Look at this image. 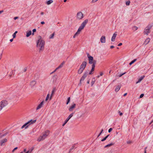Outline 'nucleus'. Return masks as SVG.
Segmentation results:
<instances>
[{"mask_svg":"<svg viewBox=\"0 0 153 153\" xmlns=\"http://www.w3.org/2000/svg\"><path fill=\"white\" fill-rule=\"evenodd\" d=\"M100 41L101 43H104L105 42V36H102L100 39Z\"/></svg>","mask_w":153,"mask_h":153,"instance_id":"obj_15","label":"nucleus"},{"mask_svg":"<svg viewBox=\"0 0 153 153\" xmlns=\"http://www.w3.org/2000/svg\"><path fill=\"white\" fill-rule=\"evenodd\" d=\"M118 113L119 114V115L120 116H122L123 114V113L122 112H121L120 111H118Z\"/></svg>","mask_w":153,"mask_h":153,"instance_id":"obj_46","label":"nucleus"},{"mask_svg":"<svg viewBox=\"0 0 153 153\" xmlns=\"http://www.w3.org/2000/svg\"><path fill=\"white\" fill-rule=\"evenodd\" d=\"M88 59L89 63L90 64H92L93 63V61L94 60L93 57L92 56H89Z\"/></svg>","mask_w":153,"mask_h":153,"instance_id":"obj_13","label":"nucleus"},{"mask_svg":"<svg viewBox=\"0 0 153 153\" xmlns=\"http://www.w3.org/2000/svg\"><path fill=\"white\" fill-rule=\"evenodd\" d=\"M57 70V69H56H56H55V70L53 71V72H52V73H51V74H53V73L54 72H55V71H56V70Z\"/></svg>","mask_w":153,"mask_h":153,"instance_id":"obj_56","label":"nucleus"},{"mask_svg":"<svg viewBox=\"0 0 153 153\" xmlns=\"http://www.w3.org/2000/svg\"><path fill=\"white\" fill-rule=\"evenodd\" d=\"M65 62L64 61H63L61 63V64L57 67L56 68V69H58L60 68H62L63 67V65L65 64Z\"/></svg>","mask_w":153,"mask_h":153,"instance_id":"obj_19","label":"nucleus"},{"mask_svg":"<svg viewBox=\"0 0 153 153\" xmlns=\"http://www.w3.org/2000/svg\"><path fill=\"white\" fill-rule=\"evenodd\" d=\"M122 45V43H120L118 45V46H120L121 45Z\"/></svg>","mask_w":153,"mask_h":153,"instance_id":"obj_51","label":"nucleus"},{"mask_svg":"<svg viewBox=\"0 0 153 153\" xmlns=\"http://www.w3.org/2000/svg\"><path fill=\"white\" fill-rule=\"evenodd\" d=\"M76 104L74 103L73 105H71L69 108V111H73V109L75 108Z\"/></svg>","mask_w":153,"mask_h":153,"instance_id":"obj_12","label":"nucleus"},{"mask_svg":"<svg viewBox=\"0 0 153 153\" xmlns=\"http://www.w3.org/2000/svg\"><path fill=\"white\" fill-rule=\"evenodd\" d=\"M32 32L31 30H29L27 32L26 36L27 37H28L31 34Z\"/></svg>","mask_w":153,"mask_h":153,"instance_id":"obj_22","label":"nucleus"},{"mask_svg":"<svg viewBox=\"0 0 153 153\" xmlns=\"http://www.w3.org/2000/svg\"><path fill=\"white\" fill-rule=\"evenodd\" d=\"M55 91V88H54L53 89L52 91V93H51V97H50V100H51V98H52V97L53 96V94L54 93Z\"/></svg>","mask_w":153,"mask_h":153,"instance_id":"obj_20","label":"nucleus"},{"mask_svg":"<svg viewBox=\"0 0 153 153\" xmlns=\"http://www.w3.org/2000/svg\"><path fill=\"white\" fill-rule=\"evenodd\" d=\"M44 14V12H41V15H43Z\"/></svg>","mask_w":153,"mask_h":153,"instance_id":"obj_60","label":"nucleus"},{"mask_svg":"<svg viewBox=\"0 0 153 153\" xmlns=\"http://www.w3.org/2000/svg\"><path fill=\"white\" fill-rule=\"evenodd\" d=\"M43 101H42L39 104L38 106L36 108V110H38L39 109H40L42 106L43 104Z\"/></svg>","mask_w":153,"mask_h":153,"instance_id":"obj_17","label":"nucleus"},{"mask_svg":"<svg viewBox=\"0 0 153 153\" xmlns=\"http://www.w3.org/2000/svg\"><path fill=\"white\" fill-rule=\"evenodd\" d=\"M45 23V22L44 21L41 22V24L42 25H43Z\"/></svg>","mask_w":153,"mask_h":153,"instance_id":"obj_52","label":"nucleus"},{"mask_svg":"<svg viewBox=\"0 0 153 153\" xmlns=\"http://www.w3.org/2000/svg\"><path fill=\"white\" fill-rule=\"evenodd\" d=\"M87 53V57H88H88H89V56H90V55H89V53Z\"/></svg>","mask_w":153,"mask_h":153,"instance_id":"obj_50","label":"nucleus"},{"mask_svg":"<svg viewBox=\"0 0 153 153\" xmlns=\"http://www.w3.org/2000/svg\"><path fill=\"white\" fill-rule=\"evenodd\" d=\"M144 96V94H142L140 95V98H142V97H143Z\"/></svg>","mask_w":153,"mask_h":153,"instance_id":"obj_42","label":"nucleus"},{"mask_svg":"<svg viewBox=\"0 0 153 153\" xmlns=\"http://www.w3.org/2000/svg\"><path fill=\"white\" fill-rule=\"evenodd\" d=\"M114 143H110V144H108V145H106L105 146H104V148H107V147H110V146L114 145Z\"/></svg>","mask_w":153,"mask_h":153,"instance_id":"obj_23","label":"nucleus"},{"mask_svg":"<svg viewBox=\"0 0 153 153\" xmlns=\"http://www.w3.org/2000/svg\"><path fill=\"white\" fill-rule=\"evenodd\" d=\"M53 1L52 0H49L47 2V4L48 5H49L52 3L53 2Z\"/></svg>","mask_w":153,"mask_h":153,"instance_id":"obj_28","label":"nucleus"},{"mask_svg":"<svg viewBox=\"0 0 153 153\" xmlns=\"http://www.w3.org/2000/svg\"><path fill=\"white\" fill-rule=\"evenodd\" d=\"M13 40V39H11L10 40V42H12Z\"/></svg>","mask_w":153,"mask_h":153,"instance_id":"obj_61","label":"nucleus"},{"mask_svg":"<svg viewBox=\"0 0 153 153\" xmlns=\"http://www.w3.org/2000/svg\"><path fill=\"white\" fill-rule=\"evenodd\" d=\"M18 18V17H15L14 18V20H16V19H17Z\"/></svg>","mask_w":153,"mask_h":153,"instance_id":"obj_53","label":"nucleus"},{"mask_svg":"<svg viewBox=\"0 0 153 153\" xmlns=\"http://www.w3.org/2000/svg\"><path fill=\"white\" fill-rule=\"evenodd\" d=\"M1 56H2V54H1L0 56V60L1 59Z\"/></svg>","mask_w":153,"mask_h":153,"instance_id":"obj_64","label":"nucleus"},{"mask_svg":"<svg viewBox=\"0 0 153 153\" xmlns=\"http://www.w3.org/2000/svg\"><path fill=\"white\" fill-rule=\"evenodd\" d=\"M38 40L36 42L37 47H40L39 51H43L44 49L45 42L44 40L42 39V37L40 36H38Z\"/></svg>","mask_w":153,"mask_h":153,"instance_id":"obj_1","label":"nucleus"},{"mask_svg":"<svg viewBox=\"0 0 153 153\" xmlns=\"http://www.w3.org/2000/svg\"><path fill=\"white\" fill-rule=\"evenodd\" d=\"M49 94H48L47 96V97H46V99H45V100L46 101H47L48 99V98H49Z\"/></svg>","mask_w":153,"mask_h":153,"instance_id":"obj_40","label":"nucleus"},{"mask_svg":"<svg viewBox=\"0 0 153 153\" xmlns=\"http://www.w3.org/2000/svg\"><path fill=\"white\" fill-rule=\"evenodd\" d=\"M117 32H115L114 33L112 37L111 40L112 41H114L115 40V38L117 35V34L116 33Z\"/></svg>","mask_w":153,"mask_h":153,"instance_id":"obj_16","label":"nucleus"},{"mask_svg":"<svg viewBox=\"0 0 153 153\" xmlns=\"http://www.w3.org/2000/svg\"><path fill=\"white\" fill-rule=\"evenodd\" d=\"M34 149V147H33L31 148V149L28 150L25 153H31L32 152L33 150Z\"/></svg>","mask_w":153,"mask_h":153,"instance_id":"obj_24","label":"nucleus"},{"mask_svg":"<svg viewBox=\"0 0 153 153\" xmlns=\"http://www.w3.org/2000/svg\"><path fill=\"white\" fill-rule=\"evenodd\" d=\"M95 68V67H94L92 66V68H91V71L89 72V74L91 75V74H93V72L94 71Z\"/></svg>","mask_w":153,"mask_h":153,"instance_id":"obj_21","label":"nucleus"},{"mask_svg":"<svg viewBox=\"0 0 153 153\" xmlns=\"http://www.w3.org/2000/svg\"><path fill=\"white\" fill-rule=\"evenodd\" d=\"M137 60V59H134L132 61L129 63V65H131V64H132L134 62H135L136 60Z\"/></svg>","mask_w":153,"mask_h":153,"instance_id":"obj_29","label":"nucleus"},{"mask_svg":"<svg viewBox=\"0 0 153 153\" xmlns=\"http://www.w3.org/2000/svg\"><path fill=\"white\" fill-rule=\"evenodd\" d=\"M3 12V10L0 11V14L1 13H2Z\"/></svg>","mask_w":153,"mask_h":153,"instance_id":"obj_63","label":"nucleus"},{"mask_svg":"<svg viewBox=\"0 0 153 153\" xmlns=\"http://www.w3.org/2000/svg\"><path fill=\"white\" fill-rule=\"evenodd\" d=\"M153 122V120H152L149 123V125H150Z\"/></svg>","mask_w":153,"mask_h":153,"instance_id":"obj_59","label":"nucleus"},{"mask_svg":"<svg viewBox=\"0 0 153 153\" xmlns=\"http://www.w3.org/2000/svg\"><path fill=\"white\" fill-rule=\"evenodd\" d=\"M88 19H86L84 20V21L82 23L80 26L79 27L77 30L78 32L80 33V31L84 28L85 25L88 23Z\"/></svg>","mask_w":153,"mask_h":153,"instance_id":"obj_5","label":"nucleus"},{"mask_svg":"<svg viewBox=\"0 0 153 153\" xmlns=\"http://www.w3.org/2000/svg\"><path fill=\"white\" fill-rule=\"evenodd\" d=\"M8 104L7 101L5 100H2L0 102V111H1L3 108L6 106Z\"/></svg>","mask_w":153,"mask_h":153,"instance_id":"obj_6","label":"nucleus"},{"mask_svg":"<svg viewBox=\"0 0 153 153\" xmlns=\"http://www.w3.org/2000/svg\"><path fill=\"white\" fill-rule=\"evenodd\" d=\"M54 35V33H53V34H52L49 37V39H51L53 38Z\"/></svg>","mask_w":153,"mask_h":153,"instance_id":"obj_32","label":"nucleus"},{"mask_svg":"<svg viewBox=\"0 0 153 153\" xmlns=\"http://www.w3.org/2000/svg\"><path fill=\"white\" fill-rule=\"evenodd\" d=\"M112 128H110L108 130V132H109V133L110 132L112 131Z\"/></svg>","mask_w":153,"mask_h":153,"instance_id":"obj_45","label":"nucleus"},{"mask_svg":"<svg viewBox=\"0 0 153 153\" xmlns=\"http://www.w3.org/2000/svg\"><path fill=\"white\" fill-rule=\"evenodd\" d=\"M57 70V69H56H56H55V70L53 71V72H52V73H51V74H53V73L54 72H55V71H56V70Z\"/></svg>","mask_w":153,"mask_h":153,"instance_id":"obj_55","label":"nucleus"},{"mask_svg":"<svg viewBox=\"0 0 153 153\" xmlns=\"http://www.w3.org/2000/svg\"><path fill=\"white\" fill-rule=\"evenodd\" d=\"M94 78H93L92 79V80L91 82V86H92L93 84H94V82H95V80H94Z\"/></svg>","mask_w":153,"mask_h":153,"instance_id":"obj_33","label":"nucleus"},{"mask_svg":"<svg viewBox=\"0 0 153 153\" xmlns=\"http://www.w3.org/2000/svg\"><path fill=\"white\" fill-rule=\"evenodd\" d=\"M120 86H119V85L117 86L116 87V88L115 89V91L116 92L120 90Z\"/></svg>","mask_w":153,"mask_h":153,"instance_id":"obj_27","label":"nucleus"},{"mask_svg":"<svg viewBox=\"0 0 153 153\" xmlns=\"http://www.w3.org/2000/svg\"><path fill=\"white\" fill-rule=\"evenodd\" d=\"M36 29H33V33H34V32H36Z\"/></svg>","mask_w":153,"mask_h":153,"instance_id":"obj_49","label":"nucleus"},{"mask_svg":"<svg viewBox=\"0 0 153 153\" xmlns=\"http://www.w3.org/2000/svg\"><path fill=\"white\" fill-rule=\"evenodd\" d=\"M75 144H74L72 147L70 149L71 150H72L74 148L75 146Z\"/></svg>","mask_w":153,"mask_h":153,"instance_id":"obj_41","label":"nucleus"},{"mask_svg":"<svg viewBox=\"0 0 153 153\" xmlns=\"http://www.w3.org/2000/svg\"><path fill=\"white\" fill-rule=\"evenodd\" d=\"M77 18L79 19H82L83 17V15L82 13L81 12H79L77 13Z\"/></svg>","mask_w":153,"mask_h":153,"instance_id":"obj_10","label":"nucleus"},{"mask_svg":"<svg viewBox=\"0 0 153 153\" xmlns=\"http://www.w3.org/2000/svg\"><path fill=\"white\" fill-rule=\"evenodd\" d=\"M36 84V81L35 80H32L30 83V85L31 88L33 87Z\"/></svg>","mask_w":153,"mask_h":153,"instance_id":"obj_14","label":"nucleus"},{"mask_svg":"<svg viewBox=\"0 0 153 153\" xmlns=\"http://www.w3.org/2000/svg\"><path fill=\"white\" fill-rule=\"evenodd\" d=\"M50 131L48 130H47L42 135L40 136L39 138L38 139V140L39 141H40L41 140H43L45 139L47 136L49 134Z\"/></svg>","mask_w":153,"mask_h":153,"instance_id":"obj_3","label":"nucleus"},{"mask_svg":"<svg viewBox=\"0 0 153 153\" xmlns=\"http://www.w3.org/2000/svg\"><path fill=\"white\" fill-rule=\"evenodd\" d=\"M70 97H68V98L67 101L66 103V104L67 105L70 102Z\"/></svg>","mask_w":153,"mask_h":153,"instance_id":"obj_35","label":"nucleus"},{"mask_svg":"<svg viewBox=\"0 0 153 153\" xmlns=\"http://www.w3.org/2000/svg\"><path fill=\"white\" fill-rule=\"evenodd\" d=\"M79 33H80L78 32V31H77V32H76L75 34L73 36V38H75L76 36H78Z\"/></svg>","mask_w":153,"mask_h":153,"instance_id":"obj_30","label":"nucleus"},{"mask_svg":"<svg viewBox=\"0 0 153 153\" xmlns=\"http://www.w3.org/2000/svg\"><path fill=\"white\" fill-rule=\"evenodd\" d=\"M145 76H143L141 77H140L138 79L137 82H136V83H137L139 82H140L144 77Z\"/></svg>","mask_w":153,"mask_h":153,"instance_id":"obj_25","label":"nucleus"},{"mask_svg":"<svg viewBox=\"0 0 153 153\" xmlns=\"http://www.w3.org/2000/svg\"><path fill=\"white\" fill-rule=\"evenodd\" d=\"M131 143H132V142L131 141H127V143L128 144H130Z\"/></svg>","mask_w":153,"mask_h":153,"instance_id":"obj_47","label":"nucleus"},{"mask_svg":"<svg viewBox=\"0 0 153 153\" xmlns=\"http://www.w3.org/2000/svg\"><path fill=\"white\" fill-rule=\"evenodd\" d=\"M18 149V147H15V148H14V149L12 151V152H14V151H15V150H16L17 149Z\"/></svg>","mask_w":153,"mask_h":153,"instance_id":"obj_43","label":"nucleus"},{"mask_svg":"<svg viewBox=\"0 0 153 153\" xmlns=\"http://www.w3.org/2000/svg\"><path fill=\"white\" fill-rule=\"evenodd\" d=\"M152 26V25H149L147 27H145L144 29V34L148 35V33L150 32V29Z\"/></svg>","mask_w":153,"mask_h":153,"instance_id":"obj_7","label":"nucleus"},{"mask_svg":"<svg viewBox=\"0 0 153 153\" xmlns=\"http://www.w3.org/2000/svg\"><path fill=\"white\" fill-rule=\"evenodd\" d=\"M114 47L113 45H112L110 46V48L111 49L113 48Z\"/></svg>","mask_w":153,"mask_h":153,"instance_id":"obj_57","label":"nucleus"},{"mask_svg":"<svg viewBox=\"0 0 153 153\" xmlns=\"http://www.w3.org/2000/svg\"><path fill=\"white\" fill-rule=\"evenodd\" d=\"M132 28L134 30H136L137 29L138 27L136 26H134Z\"/></svg>","mask_w":153,"mask_h":153,"instance_id":"obj_37","label":"nucleus"},{"mask_svg":"<svg viewBox=\"0 0 153 153\" xmlns=\"http://www.w3.org/2000/svg\"><path fill=\"white\" fill-rule=\"evenodd\" d=\"M109 135H108L107 136H106L104 138H103V139H102L101 140V141L103 142V141H104L105 140L107 139V138L109 136Z\"/></svg>","mask_w":153,"mask_h":153,"instance_id":"obj_31","label":"nucleus"},{"mask_svg":"<svg viewBox=\"0 0 153 153\" xmlns=\"http://www.w3.org/2000/svg\"><path fill=\"white\" fill-rule=\"evenodd\" d=\"M18 32L17 31H16L15 33L13 34V38H15L16 36V34Z\"/></svg>","mask_w":153,"mask_h":153,"instance_id":"obj_34","label":"nucleus"},{"mask_svg":"<svg viewBox=\"0 0 153 153\" xmlns=\"http://www.w3.org/2000/svg\"><path fill=\"white\" fill-rule=\"evenodd\" d=\"M88 74V72H85L83 74V76L81 78V79L80 80V82L79 84V85H81V81H83L85 79L87 75Z\"/></svg>","mask_w":153,"mask_h":153,"instance_id":"obj_8","label":"nucleus"},{"mask_svg":"<svg viewBox=\"0 0 153 153\" xmlns=\"http://www.w3.org/2000/svg\"><path fill=\"white\" fill-rule=\"evenodd\" d=\"M7 140L6 138H4V139L1 140L0 142V145L1 146H2V145H4V143L7 142Z\"/></svg>","mask_w":153,"mask_h":153,"instance_id":"obj_11","label":"nucleus"},{"mask_svg":"<svg viewBox=\"0 0 153 153\" xmlns=\"http://www.w3.org/2000/svg\"><path fill=\"white\" fill-rule=\"evenodd\" d=\"M126 73V72H125L123 73V74H120L119 76V77H121V76H122V75H123L124 74H125Z\"/></svg>","mask_w":153,"mask_h":153,"instance_id":"obj_44","label":"nucleus"},{"mask_svg":"<svg viewBox=\"0 0 153 153\" xmlns=\"http://www.w3.org/2000/svg\"><path fill=\"white\" fill-rule=\"evenodd\" d=\"M150 41V38H148L145 40V41L144 42V44H145V45H146Z\"/></svg>","mask_w":153,"mask_h":153,"instance_id":"obj_18","label":"nucleus"},{"mask_svg":"<svg viewBox=\"0 0 153 153\" xmlns=\"http://www.w3.org/2000/svg\"><path fill=\"white\" fill-rule=\"evenodd\" d=\"M36 121V120H31L28 121L25 124H24L23 126H22L21 127V128L22 129L25 127V128H27L29 126L35 123Z\"/></svg>","mask_w":153,"mask_h":153,"instance_id":"obj_4","label":"nucleus"},{"mask_svg":"<svg viewBox=\"0 0 153 153\" xmlns=\"http://www.w3.org/2000/svg\"><path fill=\"white\" fill-rule=\"evenodd\" d=\"M86 65L87 62L86 61H84L82 62L78 71V74H81L83 72L86 66Z\"/></svg>","mask_w":153,"mask_h":153,"instance_id":"obj_2","label":"nucleus"},{"mask_svg":"<svg viewBox=\"0 0 153 153\" xmlns=\"http://www.w3.org/2000/svg\"><path fill=\"white\" fill-rule=\"evenodd\" d=\"M127 94V93H126L125 94H124L123 95V96H126V95Z\"/></svg>","mask_w":153,"mask_h":153,"instance_id":"obj_62","label":"nucleus"},{"mask_svg":"<svg viewBox=\"0 0 153 153\" xmlns=\"http://www.w3.org/2000/svg\"><path fill=\"white\" fill-rule=\"evenodd\" d=\"M98 0H92L91 2L92 3H94L95 2H96V1H98Z\"/></svg>","mask_w":153,"mask_h":153,"instance_id":"obj_48","label":"nucleus"},{"mask_svg":"<svg viewBox=\"0 0 153 153\" xmlns=\"http://www.w3.org/2000/svg\"><path fill=\"white\" fill-rule=\"evenodd\" d=\"M8 132H7L6 133L3 134L1 136V137H3L7 135L8 134Z\"/></svg>","mask_w":153,"mask_h":153,"instance_id":"obj_36","label":"nucleus"},{"mask_svg":"<svg viewBox=\"0 0 153 153\" xmlns=\"http://www.w3.org/2000/svg\"><path fill=\"white\" fill-rule=\"evenodd\" d=\"M27 70V68H25L24 69V72H25Z\"/></svg>","mask_w":153,"mask_h":153,"instance_id":"obj_54","label":"nucleus"},{"mask_svg":"<svg viewBox=\"0 0 153 153\" xmlns=\"http://www.w3.org/2000/svg\"><path fill=\"white\" fill-rule=\"evenodd\" d=\"M103 74V73L102 72H101L100 73V76H102V75Z\"/></svg>","mask_w":153,"mask_h":153,"instance_id":"obj_58","label":"nucleus"},{"mask_svg":"<svg viewBox=\"0 0 153 153\" xmlns=\"http://www.w3.org/2000/svg\"><path fill=\"white\" fill-rule=\"evenodd\" d=\"M103 129H102L101 130V132H100V133H99V135H98L97 136V138L102 133L103 131Z\"/></svg>","mask_w":153,"mask_h":153,"instance_id":"obj_38","label":"nucleus"},{"mask_svg":"<svg viewBox=\"0 0 153 153\" xmlns=\"http://www.w3.org/2000/svg\"><path fill=\"white\" fill-rule=\"evenodd\" d=\"M130 1H128L126 2V4L127 5H129L130 4Z\"/></svg>","mask_w":153,"mask_h":153,"instance_id":"obj_39","label":"nucleus"},{"mask_svg":"<svg viewBox=\"0 0 153 153\" xmlns=\"http://www.w3.org/2000/svg\"><path fill=\"white\" fill-rule=\"evenodd\" d=\"M93 63H92V66L95 67V65L97 63V61L95 60H94L93 61Z\"/></svg>","mask_w":153,"mask_h":153,"instance_id":"obj_26","label":"nucleus"},{"mask_svg":"<svg viewBox=\"0 0 153 153\" xmlns=\"http://www.w3.org/2000/svg\"><path fill=\"white\" fill-rule=\"evenodd\" d=\"M74 114V112L72 113L71 114L69 115V116H68V117L67 118L66 120L65 121L64 123L63 124V126H65V125L67 123V122L70 120V119L73 116Z\"/></svg>","mask_w":153,"mask_h":153,"instance_id":"obj_9","label":"nucleus"}]
</instances>
